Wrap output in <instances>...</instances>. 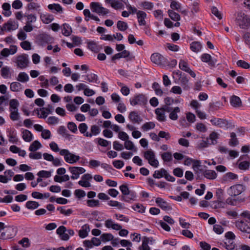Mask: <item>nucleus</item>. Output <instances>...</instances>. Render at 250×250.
Listing matches in <instances>:
<instances>
[{"label":"nucleus","mask_w":250,"mask_h":250,"mask_svg":"<svg viewBox=\"0 0 250 250\" xmlns=\"http://www.w3.org/2000/svg\"><path fill=\"white\" fill-rule=\"evenodd\" d=\"M236 24L242 29H247L250 27V18L245 13L240 11L236 13Z\"/></svg>","instance_id":"f257e3e1"},{"label":"nucleus","mask_w":250,"mask_h":250,"mask_svg":"<svg viewBox=\"0 0 250 250\" xmlns=\"http://www.w3.org/2000/svg\"><path fill=\"white\" fill-rule=\"evenodd\" d=\"M17 68L23 69L27 68L30 63L29 56L23 53L17 55L13 61Z\"/></svg>","instance_id":"f03ea898"},{"label":"nucleus","mask_w":250,"mask_h":250,"mask_svg":"<svg viewBox=\"0 0 250 250\" xmlns=\"http://www.w3.org/2000/svg\"><path fill=\"white\" fill-rule=\"evenodd\" d=\"M60 154L63 156L65 161L69 164H74L79 161L80 157L74 153L70 152L67 149H62L60 151Z\"/></svg>","instance_id":"7ed1b4c3"},{"label":"nucleus","mask_w":250,"mask_h":250,"mask_svg":"<svg viewBox=\"0 0 250 250\" xmlns=\"http://www.w3.org/2000/svg\"><path fill=\"white\" fill-rule=\"evenodd\" d=\"M144 157L150 166L155 168L158 167L159 162L155 158V154L152 150L149 149L144 152Z\"/></svg>","instance_id":"20e7f679"},{"label":"nucleus","mask_w":250,"mask_h":250,"mask_svg":"<svg viewBox=\"0 0 250 250\" xmlns=\"http://www.w3.org/2000/svg\"><path fill=\"white\" fill-rule=\"evenodd\" d=\"M130 104L132 106L136 105H144L147 103V100L143 94H138L130 99Z\"/></svg>","instance_id":"39448f33"},{"label":"nucleus","mask_w":250,"mask_h":250,"mask_svg":"<svg viewBox=\"0 0 250 250\" xmlns=\"http://www.w3.org/2000/svg\"><path fill=\"white\" fill-rule=\"evenodd\" d=\"M90 7L92 11L99 15H105L109 13V10L103 7L102 5L96 2H92L90 4Z\"/></svg>","instance_id":"423d86ee"},{"label":"nucleus","mask_w":250,"mask_h":250,"mask_svg":"<svg viewBox=\"0 0 250 250\" xmlns=\"http://www.w3.org/2000/svg\"><path fill=\"white\" fill-rule=\"evenodd\" d=\"M245 190L243 185L241 184L234 185L231 186L228 190L229 194L231 196H236L241 194Z\"/></svg>","instance_id":"0eeeda50"},{"label":"nucleus","mask_w":250,"mask_h":250,"mask_svg":"<svg viewBox=\"0 0 250 250\" xmlns=\"http://www.w3.org/2000/svg\"><path fill=\"white\" fill-rule=\"evenodd\" d=\"M166 112L169 113V118L172 121H176L179 118L178 114L181 112L180 107H168L166 106L165 108Z\"/></svg>","instance_id":"6e6552de"},{"label":"nucleus","mask_w":250,"mask_h":250,"mask_svg":"<svg viewBox=\"0 0 250 250\" xmlns=\"http://www.w3.org/2000/svg\"><path fill=\"white\" fill-rule=\"evenodd\" d=\"M5 231H0V239L6 240L10 239L14 236L15 229L13 227H6Z\"/></svg>","instance_id":"1a4fd4ad"},{"label":"nucleus","mask_w":250,"mask_h":250,"mask_svg":"<svg viewBox=\"0 0 250 250\" xmlns=\"http://www.w3.org/2000/svg\"><path fill=\"white\" fill-rule=\"evenodd\" d=\"M18 27V23L15 21H9L6 23H5L2 27L0 26V31L10 32L16 30Z\"/></svg>","instance_id":"9d476101"},{"label":"nucleus","mask_w":250,"mask_h":250,"mask_svg":"<svg viewBox=\"0 0 250 250\" xmlns=\"http://www.w3.org/2000/svg\"><path fill=\"white\" fill-rule=\"evenodd\" d=\"M166 106H163L160 108H157L155 110V113L156 115V119L160 122H165L167 120L166 115Z\"/></svg>","instance_id":"9b49d317"},{"label":"nucleus","mask_w":250,"mask_h":250,"mask_svg":"<svg viewBox=\"0 0 250 250\" xmlns=\"http://www.w3.org/2000/svg\"><path fill=\"white\" fill-rule=\"evenodd\" d=\"M69 169L72 174L71 176L72 179H78L80 174L83 173L85 171V170L83 167H70Z\"/></svg>","instance_id":"f8f14e48"},{"label":"nucleus","mask_w":250,"mask_h":250,"mask_svg":"<svg viewBox=\"0 0 250 250\" xmlns=\"http://www.w3.org/2000/svg\"><path fill=\"white\" fill-rule=\"evenodd\" d=\"M201 61L203 62L208 63V64L210 66L214 67L217 62V61L215 58H212L211 56L207 53H204L201 56Z\"/></svg>","instance_id":"ddd939ff"},{"label":"nucleus","mask_w":250,"mask_h":250,"mask_svg":"<svg viewBox=\"0 0 250 250\" xmlns=\"http://www.w3.org/2000/svg\"><path fill=\"white\" fill-rule=\"evenodd\" d=\"M236 227L242 232L250 233V223H247L244 221H237L235 223Z\"/></svg>","instance_id":"4468645a"},{"label":"nucleus","mask_w":250,"mask_h":250,"mask_svg":"<svg viewBox=\"0 0 250 250\" xmlns=\"http://www.w3.org/2000/svg\"><path fill=\"white\" fill-rule=\"evenodd\" d=\"M210 121L213 125L220 127H225L228 125V121L222 119L214 118L211 119Z\"/></svg>","instance_id":"2eb2a0df"},{"label":"nucleus","mask_w":250,"mask_h":250,"mask_svg":"<svg viewBox=\"0 0 250 250\" xmlns=\"http://www.w3.org/2000/svg\"><path fill=\"white\" fill-rule=\"evenodd\" d=\"M105 226L108 229H112L116 230H119L122 228V227L117 223L114 222L111 219H108L105 221Z\"/></svg>","instance_id":"dca6fc26"},{"label":"nucleus","mask_w":250,"mask_h":250,"mask_svg":"<svg viewBox=\"0 0 250 250\" xmlns=\"http://www.w3.org/2000/svg\"><path fill=\"white\" fill-rule=\"evenodd\" d=\"M155 202L158 206L162 209L165 210H169L171 209V208L169 206L168 204L161 198H157Z\"/></svg>","instance_id":"f3484780"},{"label":"nucleus","mask_w":250,"mask_h":250,"mask_svg":"<svg viewBox=\"0 0 250 250\" xmlns=\"http://www.w3.org/2000/svg\"><path fill=\"white\" fill-rule=\"evenodd\" d=\"M230 104L234 107L238 108L241 107L242 103L240 98L235 95H232L230 98Z\"/></svg>","instance_id":"a211bd4d"},{"label":"nucleus","mask_w":250,"mask_h":250,"mask_svg":"<svg viewBox=\"0 0 250 250\" xmlns=\"http://www.w3.org/2000/svg\"><path fill=\"white\" fill-rule=\"evenodd\" d=\"M151 62L157 65H161L164 60V57L159 53H153L150 57Z\"/></svg>","instance_id":"6ab92c4d"},{"label":"nucleus","mask_w":250,"mask_h":250,"mask_svg":"<svg viewBox=\"0 0 250 250\" xmlns=\"http://www.w3.org/2000/svg\"><path fill=\"white\" fill-rule=\"evenodd\" d=\"M128 118L133 123L139 124L142 121V118L136 111H131L128 115Z\"/></svg>","instance_id":"aec40b11"},{"label":"nucleus","mask_w":250,"mask_h":250,"mask_svg":"<svg viewBox=\"0 0 250 250\" xmlns=\"http://www.w3.org/2000/svg\"><path fill=\"white\" fill-rule=\"evenodd\" d=\"M21 135L23 140L26 142H30L33 139L32 133L28 130L22 129Z\"/></svg>","instance_id":"412c9836"},{"label":"nucleus","mask_w":250,"mask_h":250,"mask_svg":"<svg viewBox=\"0 0 250 250\" xmlns=\"http://www.w3.org/2000/svg\"><path fill=\"white\" fill-rule=\"evenodd\" d=\"M137 17L139 25L142 26L146 24L145 19L146 18V14L144 11H138L137 12Z\"/></svg>","instance_id":"4be33fe9"},{"label":"nucleus","mask_w":250,"mask_h":250,"mask_svg":"<svg viewBox=\"0 0 250 250\" xmlns=\"http://www.w3.org/2000/svg\"><path fill=\"white\" fill-rule=\"evenodd\" d=\"M58 132L63 137L68 140H70L72 138V135L68 133V131L64 126H60L58 128Z\"/></svg>","instance_id":"5701e85b"},{"label":"nucleus","mask_w":250,"mask_h":250,"mask_svg":"<svg viewBox=\"0 0 250 250\" xmlns=\"http://www.w3.org/2000/svg\"><path fill=\"white\" fill-rule=\"evenodd\" d=\"M53 39L48 35H42L40 38V42L41 45L44 46L46 44L52 43Z\"/></svg>","instance_id":"b1692460"},{"label":"nucleus","mask_w":250,"mask_h":250,"mask_svg":"<svg viewBox=\"0 0 250 250\" xmlns=\"http://www.w3.org/2000/svg\"><path fill=\"white\" fill-rule=\"evenodd\" d=\"M90 231L89 226L87 224H85L82 227L81 229L79 231V235L82 238L86 237Z\"/></svg>","instance_id":"393cba45"},{"label":"nucleus","mask_w":250,"mask_h":250,"mask_svg":"<svg viewBox=\"0 0 250 250\" xmlns=\"http://www.w3.org/2000/svg\"><path fill=\"white\" fill-rule=\"evenodd\" d=\"M105 2L109 3L115 9H122L124 7L123 4L118 0H105Z\"/></svg>","instance_id":"a878e982"},{"label":"nucleus","mask_w":250,"mask_h":250,"mask_svg":"<svg viewBox=\"0 0 250 250\" xmlns=\"http://www.w3.org/2000/svg\"><path fill=\"white\" fill-rule=\"evenodd\" d=\"M203 175L205 177L208 179L214 180L217 177V173L214 170H205L203 172Z\"/></svg>","instance_id":"bb28decb"},{"label":"nucleus","mask_w":250,"mask_h":250,"mask_svg":"<svg viewBox=\"0 0 250 250\" xmlns=\"http://www.w3.org/2000/svg\"><path fill=\"white\" fill-rule=\"evenodd\" d=\"M10 89L12 91L18 92L22 90L23 86L21 83L15 82L11 83Z\"/></svg>","instance_id":"cd10ccee"},{"label":"nucleus","mask_w":250,"mask_h":250,"mask_svg":"<svg viewBox=\"0 0 250 250\" xmlns=\"http://www.w3.org/2000/svg\"><path fill=\"white\" fill-rule=\"evenodd\" d=\"M40 18L42 21L46 24L50 23L54 19L53 16L49 14L41 13Z\"/></svg>","instance_id":"c85d7f7f"},{"label":"nucleus","mask_w":250,"mask_h":250,"mask_svg":"<svg viewBox=\"0 0 250 250\" xmlns=\"http://www.w3.org/2000/svg\"><path fill=\"white\" fill-rule=\"evenodd\" d=\"M3 9L2 14L5 17L11 16L12 12L10 11L11 6L9 3L5 2L2 5Z\"/></svg>","instance_id":"c756f323"},{"label":"nucleus","mask_w":250,"mask_h":250,"mask_svg":"<svg viewBox=\"0 0 250 250\" xmlns=\"http://www.w3.org/2000/svg\"><path fill=\"white\" fill-rule=\"evenodd\" d=\"M91 132L84 134L86 137H91L93 135H96L100 133V128L96 125H92L90 128Z\"/></svg>","instance_id":"7c9ffc66"},{"label":"nucleus","mask_w":250,"mask_h":250,"mask_svg":"<svg viewBox=\"0 0 250 250\" xmlns=\"http://www.w3.org/2000/svg\"><path fill=\"white\" fill-rule=\"evenodd\" d=\"M124 146L127 150H131L135 152L137 151V148L135 147L133 143L128 140V139L125 142Z\"/></svg>","instance_id":"2f4dec72"},{"label":"nucleus","mask_w":250,"mask_h":250,"mask_svg":"<svg viewBox=\"0 0 250 250\" xmlns=\"http://www.w3.org/2000/svg\"><path fill=\"white\" fill-rule=\"evenodd\" d=\"M47 7L50 10L53 12L56 11L59 13L62 12V8L59 4H50Z\"/></svg>","instance_id":"473e14b6"},{"label":"nucleus","mask_w":250,"mask_h":250,"mask_svg":"<svg viewBox=\"0 0 250 250\" xmlns=\"http://www.w3.org/2000/svg\"><path fill=\"white\" fill-rule=\"evenodd\" d=\"M42 146V144L38 141H34L30 146L29 150L31 152H35L38 149L41 148Z\"/></svg>","instance_id":"72a5a7b5"},{"label":"nucleus","mask_w":250,"mask_h":250,"mask_svg":"<svg viewBox=\"0 0 250 250\" xmlns=\"http://www.w3.org/2000/svg\"><path fill=\"white\" fill-rule=\"evenodd\" d=\"M202 48V44L200 42H194L190 44V49L194 52H199Z\"/></svg>","instance_id":"f704fd0d"},{"label":"nucleus","mask_w":250,"mask_h":250,"mask_svg":"<svg viewBox=\"0 0 250 250\" xmlns=\"http://www.w3.org/2000/svg\"><path fill=\"white\" fill-rule=\"evenodd\" d=\"M230 139L229 141V145L231 146H236L239 144V141L236 138V133L231 132L230 134Z\"/></svg>","instance_id":"c9c22d12"},{"label":"nucleus","mask_w":250,"mask_h":250,"mask_svg":"<svg viewBox=\"0 0 250 250\" xmlns=\"http://www.w3.org/2000/svg\"><path fill=\"white\" fill-rule=\"evenodd\" d=\"M149 239L147 237H144L142 240V244L139 247V250H150L148 246Z\"/></svg>","instance_id":"e433bc0d"},{"label":"nucleus","mask_w":250,"mask_h":250,"mask_svg":"<svg viewBox=\"0 0 250 250\" xmlns=\"http://www.w3.org/2000/svg\"><path fill=\"white\" fill-rule=\"evenodd\" d=\"M152 88L154 90L156 95L159 96H162L163 95V91L161 89L159 84L156 82H154L152 84Z\"/></svg>","instance_id":"4c0bfd02"},{"label":"nucleus","mask_w":250,"mask_h":250,"mask_svg":"<svg viewBox=\"0 0 250 250\" xmlns=\"http://www.w3.org/2000/svg\"><path fill=\"white\" fill-rule=\"evenodd\" d=\"M17 80L22 83L27 82L29 80V76L25 72H20L18 76Z\"/></svg>","instance_id":"58836bf2"},{"label":"nucleus","mask_w":250,"mask_h":250,"mask_svg":"<svg viewBox=\"0 0 250 250\" xmlns=\"http://www.w3.org/2000/svg\"><path fill=\"white\" fill-rule=\"evenodd\" d=\"M19 103L16 99H12L9 102V110H18V106Z\"/></svg>","instance_id":"ea45409f"},{"label":"nucleus","mask_w":250,"mask_h":250,"mask_svg":"<svg viewBox=\"0 0 250 250\" xmlns=\"http://www.w3.org/2000/svg\"><path fill=\"white\" fill-rule=\"evenodd\" d=\"M88 47L92 51L94 52H98L101 49L97 43L94 42H90L88 43Z\"/></svg>","instance_id":"a19ab883"},{"label":"nucleus","mask_w":250,"mask_h":250,"mask_svg":"<svg viewBox=\"0 0 250 250\" xmlns=\"http://www.w3.org/2000/svg\"><path fill=\"white\" fill-rule=\"evenodd\" d=\"M155 126V124L152 122H149L145 123L141 127L142 129L144 131H147L149 130L153 129Z\"/></svg>","instance_id":"79ce46f5"},{"label":"nucleus","mask_w":250,"mask_h":250,"mask_svg":"<svg viewBox=\"0 0 250 250\" xmlns=\"http://www.w3.org/2000/svg\"><path fill=\"white\" fill-rule=\"evenodd\" d=\"M238 176L236 174L232 172L227 173L223 177L225 181L228 182L232 180L236 179Z\"/></svg>","instance_id":"37998d69"},{"label":"nucleus","mask_w":250,"mask_h":250,"mask_svg":"<svg viewBox=\"0 0 250 250\" xmlns=\"http://www.w3.org/2000/svg\"><path fill=\"white\" fill-rule=\"evenodd\" d=\"M107 204L111 207H117L118 208L120 209H124L125 208L124 204L117 201H109L107 203Z\"/></svg>","instance_id":"c03bdc74"},{"label":"nucleus","mask_w":250,"mask_h":250,"mask_svg":"<svg viewBox=\"0 0 250 250\" xmlns=\"http://www.w3.org/2000/svg\"><path fill=\"white\" fill-rule=\"evenodd\" d=\"M168 16H169V17L173 21H178L180 20L181 18H180V15L178 13L173 11V10H168Z\"/></svg>","instance_id":"a18cd8bd"},{"label":"nucleus","mask_w":250,"mask_h":250,"mask_svg":"<svg viewBox=\"0 0 250 250\" xmlns=\"http://www.w3.org/2000/svg\"><path fill=\"white\" fill-rule=\"evenodd\" d=\"M209 144L208 139L206 140H201L198 142L196 147L198 149H203L205 148L208 147Z\"/></svg>","instance_id":"49530a36"},{"label":"nucleus","mask_w":250,"mask_h":250,"mask_svg":"<svg viewBox=\"0 0 250 250\" xmlns=\"http://www.w3.org/2000/svg\"><path fill=\"white\" fill-rule=\"evenodd\" d=\"M181 85L184 89H188L189 88L188 84L189 80L186 77H182L179 78Z\"/></svg>","instance_id":"de8ad7c7"},{"label":"nucleus","mask_w":250,"mask_h":250,"mask_svg":"<svg viewBox=\"0 0 250 250\" xmlns=\"http://www.w3.org/2000/svg\"><path fill=\"white\" fill-rule=\"evenodd\" d=\"M72 32L71 28L67 24L63 25V28L62 29V33L65 36H69Z\"/></svg>","instance_id":"09e8293b"},{"label":"nucleus","mask_w":250,"mask_h":250,"mask_svg":"<svg viewBox=\"0 0 250 250\" xmlns=\"http://www.w3.org/2000/svg\"><path fill=\"white\" fill-rule=\"evenodd\" d=\"M190 106L195 110V112L200 110V108L201 107V104L196 100H192L190 103Z\"/></svg>","instance_id":"8fccbe9b"},{"label":"nucleus","mask_w":250,"mask_h":250,"mask_svg":"<svg viewBox=\"0 0 250 250\" xmlns=\"http://www.w3.org/2000/svg\"><path fill=\"white\" fill-rule=\"evenodd\" d=\"M179 66L181 70L186 72L188 71L189 69H190L187 62L182 60H180L179 64Z\"/></svg>","instance_id":"3c124183"},{"label":"nucleus","mask_w":250,"mask_h":250,"mask_svg":"<svg viewBox=\"0 0 250 250\" xmlns=\"http://www.w3.org/2000/svg\"><path fill=\"white\" fill-rule=\"evenodd\" d=\"M39 206V203L36 201H29L26 203V208L30 209L37 208Z\"/></svg>","instance_id":"603ef678"},{"label":"nucleus","mask_w":250,"mask_h":250,"mask_svg":"<svg viewBox=\"0 0 250 250\" xmlns=\"http://www.w3.org/2000/svg\"><path fill=\"white\" fill-rule=\"evenodd\" d=\"M117 26L118 29L122 31H124L128 28L127 23L121 21L117 22Z\"/></svg>","instance_id":"864d4df0"},{"label":"nucleus","mask_w":250,"mask_h":250,"mask_svg":"<svg viewBox=\"0 0 250 250\" xmlns=\"http://www.w3.org/2000/svg\"><path fill=\"white\" fill-rule=\"evenodd\" d=\"M87 205L89 207H97L100 206V202L98 200L90 199L86 201Z\"/></svg>","instance_id":"5fc2aeb1"},{"label":"nucleus","mask_w":250,"mask_h":250,"mask_svg":"<svg viewBox=\"0 0 250 250\" xmlns=\"http://www.w3.org/2000/svg\"><path fill=\"white\" fill-rule=\"evenodd\" d=\"M195 128L196 130L201 132H205L207 131L206 125L202 123H198L196 124Z\"/></svg>","instance_id":"6e6d98bb"},{"label":"nucleus","mask_w":250,"mask_h":250,"mask_svg":"<svg viewBox=\"0 0 250 250\" xmlns=\"http://www.w3.org/2000/svg\"><path fill=\"white\" fill-rule=\"evenodd\" d=\"M161 157L164 162H170L172 159V154L169 152H167L162 154Z\"/></svg>","instance_id":"4d7b16f0"},{"label":"nucleus","mask_w":250,"mask_h":250,"mask_svg":"<svg viewBox=\"0 0 250 250\" xmlns=\"http://www.w3.org/2000/svg\"><path fill=\"white\" fill-rule=\"evenodd\" d=\"M52 171L41 170L37 173L40 177L49 178L51 176Z\"/></svg>","instance_id":"13d9d810"},{"label":"nucleus","mask_w":250,"mask_h":250,"mask_svg":"<svg viewBox=\"0 0 250 250\" xmlns=\"http://www.w3.org/2000/svg\"><path fill=\"white\" fill-rule=\"evenodd\" d=\"M218 135V134L215 132H212L209 134V139L211 141L210 145L216 144Z\"/></svg>","instance_id":"bf43d9fd"},{"label":"nucleus","mask_w":250,"mask_h":250,"mask_svg":"<svg viewBox=\"0 0 250 250\" xmlns=\"http://www.w3.org/2000/svg\"><path fill=\"white\" fill-rule=\"evenodd\" d=\"M100 238L103 242L109 241L113 239V236L111 233H103Z\"/></svg>","instance_id":"052dcab7"},{"label":"nucleus","mask_w":250,"mask_h":250,"mask_svg":"<svg viewBox=\"0 0 250 250\" xmlns=\"http://www.w3.org/2000/svg\"><path fill=\"white\" fill-rule=\"evenodd\" d=\"M1 75L4 78L9 77L10 75V68L8 66L2 67L1 70Z\"/></svg>","instance_id":"680f3d73"},{"label":"nucleus","mask_w":250,"mask_h":250,"mask_svg":"<svg viewBox=\"0 0 250 250\" xmlns=\"http://www.w3.org/2000/svg\"><path fill=\"white\" fill-rule=\"evenodd\" d=\"M10 111V117L12 121H17L20 118V114L18 110H12Z\"/></svg>","instance_id":"e2e57ef3"},{"label":"nucleus","mask_w":250,"mask_h":250,"mask_svg":"<svg viewBox=\"0 0 250 250\" xmlns=\"http://www.w3.org/2000/svg\"><path fill=\"white\" fill-rule=\"evenodd\" d=\"M41 6L40 4L37 2H31L27 5V7L28 9L29 10H38Z\"/></svg>","instance_id":"0e129e2a"},{"label":"nucleus","mask_w":250,"mask_h":250,"mask_svg":"<svg viewBox=\"0 0 250 250\" xmlns=\"http://www.w3.org/2000/svg\"><path fill=\"white\" fill-rule=\"evenodd\" d=\"M191 13L192 16L199 11V3L197 1H194L191 5Z\"/></svg>","instance_id":"69168bd1"},{"label":"nucleus","mask_w":250,"mask_h":250,"mask_svg":"<svg viewBox=\"0 0 250 250\" xmlns=\"http://www.w3.org/2000/svg\"><path fill=\"white\" fill-rule=\"evenodd\" d=\"M59 119L58 118L55 116H50L48 118L47 122L48 124L51 125H55L58 124Z\"/></svg>","instance_id":"338daca9"},{"label":"nucleus","mask_w":250,"mask_h":250,"mask_svg":"<svg viewBox=\"0 0 250 250\" xmlns=\"http://www.w3.org/2000/svg\"><path fill=\"white\" fill-rule=\"evenodd\" d=\"M224 246L228 250H233L235 248V244L233 241H231V240H228L227 242L224 243Z\"/></svg>","instance_id":"774afa93"}]
</instances>
